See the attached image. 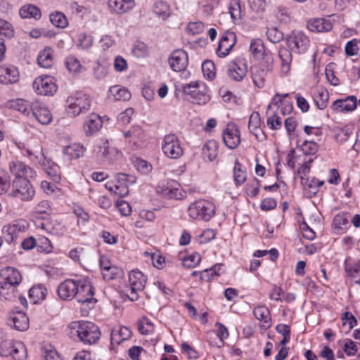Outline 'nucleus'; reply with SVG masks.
I'll return each mask as SVG.
<instances>
[{
	"label": "nucleus",
	"mask_w": 360,
	"mask_h": 360,
	"mask_svg": "<svg viewBox=\"0 0 360 360\" xmlns=\"http://www.w3.org/2000/svg\"><path fill=\"white\" fill-rule=\"evenodd\" d=\"M9 168L15 176L11 186V195L25 201L32 200L35 191L29 179H34L36 177V172L20 162H11Z\"/></svg>",
	"instance_id": "obj_1"
},
{
	"label": "nucleus",
	"mask_w": 360,
	"mask_h": 360,
	"mask_svg": "<svg viewBox=\"0 0 360 360\" xmlns=\"http://www.w3.org/2000/svg\"><path fill=\"white\" fill-rule=\"evenodd\" d=\"M288 49L281 48L278 56L281 61V72L287 74L290 70L292 52L303 53L307 51L310 45V39L307 34L298 30L291 32L286 37Z\"/></svg>",
	"instance_id": "obj_2"
},
{
	"label": "nucleus",
	"mask_w": 360,
	"mask_h": 360,
	"mask_svg": "<svg viewBox=\"0 0 360 360\" xmlns=\"http://www.w3.org/2000/svg\"><path fill=\"white\" fill-rule=\"evenodd\" d=\"M68 328L71 338H77L84 344L96 343L101 336L98 327L89 321H73L69 324Z\"/></svg>",
	"instance_id": "obj_3"
},
{
	"label": "nucleus",
	"mask_w": 360,
	"mask_h": 360,
	"mask_svg": "<svg viewBox=\"0 0 360 360\" xmlns=\"http://www.w3.org/2000/svg\"><path fill=\"white\" fill-rule=\"evenodd\" d=\"M66 111L71 117H77L90 110L91 98L82 92H76L68 97Z\"/></svg>",
	"instance_id": "obj_4"
},
{
	"label": "nucleus",
	"mask_w": 360,
	"mask_h": 360,
	"mask_svg": "<svg viewBox=\"0 0 360 360\" xmlns=\"http://www.w3.org/2000/svg\"><path fill=\"white\" fill-rule=\"evenodd\" d=\"M215 210V205L212 202L198 200L189 205L188 213L192 219L207 221L214 215Z\"/></svg>",
	"instance_id": "obj_5"
},
{
	"label": "nucleus",
	"mask_w": 360,
	"mask_h": 360,
	"mask_svg": "<svg viewBox=\"0 0 360 360\" xmlns=\"http://www.w3.org/2000/svg\"><path fill=\"white\" fill-rule=\"evenodd\" d=\"M0 355L11 356L13 360H26L27 354L22 342L6 340L0 343Z\"/></svg>",
	"instance_id": "obj_6"
},
{
	"label": "nucleus",
	"mask_w": 360,
	"mask_h": 360,
	"mask_svg": "<svg viewBox=\"0 0 360 360\" xmlns=\"http://www.w3.org/2000/svg\"><path fill=\"white\" fill-rule=\"evenodd\" d=\"M129 288L126 290V295L131 301L138 300L139 292L143 290L146 283V278L139 270L131 271L129 274Z\"/></svg>",
	"instance_id": "obj_7"
},
{
	"label": "nucleus",
	"mask_w": 360,
	"mask_h": 360,
	"mask_svg": "<svg viewBox=\"0 0 360 360\" xmlns=\"http://www.w3.org/2000/svg\"><path fill=\"white\" fill-rule=\"evenodd\" d=\"M163 153L171 159H178L184 154V149L178 137L173 134L165 136L162 142Z\"/></svg>",
	"instance_id": "obj_8"
},
{
	"label": "nucleus",
	"mask_w": 360,
	"mask_h": 360,
	"mask_svg": "<svg viewBox=\"0 0 360 360\" xmlns=\"http://www.w3.org/2000/svg\"><path fill=\"white\" fill-rule=\"evenodd\" d=\"M156 191L165 198L174 200H182L186 195L181 186L173 180L160 182L157 186Z\"/></svg>",
	"instance_id": "obj_9"
},
{
	"label": "nucleus",
	"mask_w": 360,
	"mask_h": 360,
	"mask_svg": "<svg viewBox=\"0 0 360 360\" xmlns=\"http://www.w3.org/2000/svg\"><path fill=\"white\" fill-rule=\"evenodd\" d=\"M32 86L34 91L41 96H53L58 90L55 78L46 75L35 78Z\"/></svg>",
	"instance_id": "obj_10"
},
{
	"label": "nucleus",
	"mask_w": 360,
	"mask_h": 360,
	"mask_svg": "<svg viewBox=\"0 0 360 360\" xmlns=\"http://www.w3.org/2000/svg\"><path fill=\"white\" fill-rule=\"evenodd\" d=\"M77 294L75 298L82 304H92L96 302L94 297V288L87 279H79L77 281Z\"/></svg>",
	"instance_id": "obj_11"
},
{
	"label": "nucleus",
	"mask_w": 360,
	"mask_h": 360,
	"mask_svg": "<svg viewBox=\"0 0 360 360\" xmlns=\"http://www.w3.org/2000/svg\"><path fill=\"white\" fill-rule=\"evenodd\" d=\"M184 94L191 96L193 101L198 104L205 103L209 100L207 95V87L203 83L191 82L183 87Z\"/></svg>",
	"instance_id": "obj_12"
},
{
	"label": "nucleus",
	"mask_w": 360,
	"mask_h": 360,
	"mask_svg": "<svg viewBox=\"0 0 360 360\" xmlns=\"http://www.w3.org/2000/svg\"><path fill=\"white\" fill-rule=\"evenodd\" d=\"M248 70L247 60L243 57H238L230 64L229 76L233 80L240 82L246 76Z\"/></svg>",
	"instance_id": "obj_13"
},
{
	"label": "nucleus",
	"mask_w": 360,
	"mask_h": 360,
	"mask_svg": "<svg viewBox=\"0 0 360 360\" xmlns=\"http://www.w3.org/2000/svg\"><path fill=\"white\" fill-rule=\"evenodd\" d=\"M20 80L18 68L11 64L0 65V84L4 85L16 84Z\"/></svg>",
	"instance_id": "obj_14"
},
{
	"label": "nucleus",
	"mask_w": 360,
	"mask_h": 360,
	"mask_svg": "<svg viewBox=\"0 0 360 360\" xmlns=\"http://www.w3.org/2000/svg\"><path fill=\"white\" fill-rule=\"evenodd\" d=\"M188 63L187 53L182 49L174 51L168 58V64L174 72L184 70Z\"/></svg>",
	"instance_id": "obj_15"
},
{
	"label": "nucleus",
	"mask_w": 360,
	"mask_h": 360,
	"mask_svg": "<svg viewBox=\"0 0 360 360\" xmlns=\"http://www.w3.org/2000/svg\"><path fill=\"white\" fill-rule=\"evenodd\" d=\"M223 141L230 149H234L238 146L240 143V135L238 127L234 124H227L223 131Z\"/></svg>",
	"instance_id": "obj_16"
},
{
	"label": "nucleus",
	"mask_w": 360,
	"mask_h": 360,
	"mask_svg": "<svg viewBox=\"0 0 360 360\" xmlns=\"http://www.w3.org/2000/svg\"><path fill=\"white\" fill-rule=\"evenodd\" d=\"M8 324L19 331H25L30 326L29 318L21 311H12L8 318Z\"/></svg>",
	"instance_id": "obj_17"
},
{
	"label": "nucleus",
	"mask_w": 360,
	"mask_h": 360,
	"mask_svg": "<svg viewBox=\"0 0 360 360\" xmlns=\"http://www.w3.org/2000/svg\"><path fill=\"white\" fill-rule=\"evenodd\" d=\"M236 42V35L233 32H227L221 37L218 48L217 49V54L221 58L226 57L232 49Z\"/></svg>",
	"instance_id": "obj_18"
},
{
	"label": "nucleus",
	"mask_w": 360,
	"mask_h": 360,
	"mask_svg": "<svg viewBox=\"0 0 360 360\" xmlns=\"http://www.w3.org/2000/svg\"><path fill=\"white\" fill-rule=\"evenodd\" d=\"M77 281L66 279L59 284L57 292L59 297L63 300H72L77 294Z\"/></svg>",
	"instance_id": "obj_19"
},
{
	"label": "nucleus",
	"mask_w": 360,
	"mask_h": 360,
	"mask_svg": "<svg viewBox=\"0 0 360 360\" xmlns=\"http://www.w3.org/2000/svg\"><path fill=\"white\" fill-rule=\"evenodd\" d=\"M28 227V223L26 220L20 219L13 221L12 223L4 226L2 229L4 234L8 236L9 240H13L19 233L25 232Z\"/></svg>",
	"instance_id": "obj_20"
},
{
	"label": "nucleus",
	"mask_w": 360,
	"mask_h": 360,
	"mask_svg": "<svg viewBox=\"0 0 360 360\" xmlns=\"http://www.w3.org/2000/svg\"><path fill=\"white\" fill-rule=\"evenodd\" d=\"M102 125L101 117L96 113H91L85 118L83 130L86 136H90L99 131Z\"/></svg>",
	"instance_id": "obj_21"
},
{
	"label": "nucleus",
	"mask_w": 360,
	"mask_h": 360,
	"mask_svg": "<svg viewBox=\"0 0 360 360\" xmlns=\"http://www.w3.org/2000/svg\"><path fill=\"white\" fill-rule=\"evenodd\" d=\"M32 113L38 122L42 124H49L53 119L52 114L48 108L37 101L32 102Z\"/></svg>",
	"instance_id": "obj_22"
},
{
	"label": "nucleus",
	"mask_w": 360,
	"mask_h": 360,
	"mask_svg": "<svg viewBox=\"0 0 360 360\" xmlns=\"http://www.w3.org/2000/svg\"><path fill=\"white\" fill-rule=\"evenodd\" d=\"M0 276L3 280L0 281L1 283L18 285L22 281V276L19 271L11 266L2 269L0 271Z\"/></svg>",
	"instance_id": "obj_23"
},
{
	"label": "nucleus",
	"mask_w": 360,
	"mask_h": 360,
	"mask_svg": "<svg viewBox=\"0 0 360 360\" xmlns=\"http://www.w3.org/2000/svg\"><path fill=\"white\" fill-rule=\"evenodd\" d=\"M356 98L349 96L345 99H339L333 102L331 108L337 112H349L354 110L356 107Z\"/></svg>",
	"instance_id": "obj_24"
},
{
	"label": "nucleus",
	"mask_w": 360,
	"mask_h": 360,
	"mask_svg": "<svg viewBox=\"0 0 360 360\" xmlns=\"http://www.w3.org/2000/svg\"><path fill=\"white\" fill-rule=\"evenodd\" d=\"M110 10L117 14H124L131 10L135 6L134 0H108Z\"/></svg>",
	"instance_id": "obj_25"
},
{
	"label": "nucleus",
	"mask_w": 360,
	"mask_h": 360,
	"mask_svg": "<svg viewBox=\"0 0 360 360\" xmlns=\"http://www.w3.org/2000/svg\"><path fill=\"white\" fill-rule=\"evenodd\" d=\"M35 225L37 229L40 231L41 233H49L57 236L63 233L60 224L51 221L39 220L35 222Z\"/></svg>",
	"instance_id": "obj_26"
},
{
	"label": "nucleus",
	"mask_w": 360,
	"mask_h": 360,
	"mask_svg": "<svg viewBox=\"0 0 360 360\" xmlns=\"http://www.w3.org/2000/svg\"><path fill=\"white\" fill-rule=\"evenodd\" d=\"M307 27L310 31L314 32H325L331 30L333 25L328 19L317 18L309 20Z\"/></svg>",
	"instance_id": "obj_27"
},
{
	"label": "nucleus",
	"mask_w": 360,
	"mask_h": 360,
	"mask_svg": "<svg viewBox=\"0 0 360 360\" xmlns=\"http://www.w3.org/2000/svg\"><path fill=\"white\" fill-rule=\"evenodd\" d=\"M261 119L257 112H252L249 119L248 129L252 133L256 139L260 141L265 139V134L260 129Z\"/></svg>",
	"instance_id": "obj_28"
},
{
	"label": "nucleus",
	"mask_w": 360,
	"mask_h": 360,
	"mask_svg": "<svg viewBox=\"0 0 360 360\" xmlns=\"http://www.w3.org/2000/svg\"><path fill=\"white\" fill-rule=\"evenodd\" d=\"M19 15L22 19L39 20L41 17L40 8L34 4H26L22 5L18 11Z\"/></svg>",
	"instance_id": "obj_29"
},
{
	"label": "nucleus",
	"mask_w": 360,
	"mask_h": 360,
	"mask_svg": "<svg viewBox=\"0 0 360 360\" xmlns=\"http://www.w3.org/2000/svg\"><path fill=\"white\" fill-rule=\"evenodd\" d=\"M250 72L255 85L258 88H263L269 72L264 70L263 65H255L251 68Z\"/></svg>",
	"instance_id": "obj_30"
},
{
	"label": "nucleus",
	"mask_w": 360,
	"mask_h": 360,
	"mask_svg": "<svg viewBox=\"0 0 360 360\" xmlns=\"http://www.w3.org/2000/svg\"><path fill=\"white\" fill-rule=\"evenodd\" d=\"M85 149L83 146L77 143H73L65 146L63 149V154L68 160L77 159L82 157Z\"/></svg>",
	"instance_id": "obj_31"
},
{
	"label": "nucleus",
	"mask_w": 360,
	"mask_h": 360,
	"mask_svg": "<svg viewBox=\"0 0 360 360\" xmlns=\"http://www.w3.org/2000/svg\"><path fill=\"white\" fill-rule=\"evenodd\" d=\"M254 315L262 323L260 326L267 329L271 326V316L269 309L264 306H259L254 309Z\"/></svg>",
	"instance_id": "obj_32"
},
{
	"label": "nucleus",
	"mask_w": 360,
	"mask_h": 360,
	"mask_svg": "<svg viewBox=\"0 0 360 360\" xmlns=\"http://www.w3.org/2000/svg\"><path fill=\"white\" fill-rule=\"evenodd\" d=\"M202 157L204 159L212 162L218 155V143L216 141H208L202 147Z\"/></svg>",
	"instance_id": "obj_33"
},
{
	"label": "nucleus",
	"mask_w": 360,
	"mask_h": 360,
	"mask_svg": "<svg viewBox=\"0 0 360 360\" xmlns=\"http://www.w3.org/2000/svg\"><path fill=\"white\" fill-rule=\"evenodd\" d=\"M123 135L129 143L134 145H139L144 138L143 129L138 126L132 127L128 131H124Z\"/></svg>",
	"instance_id": "obj_34"
},
{
	"label": "nucleus",
	"mask_w": 360,
	"mask_h": 360,
	"mask_svg": "<svg viewBox=\"0 0 360 360\" xmlns=\"http://www.w3.org/2000/svg\"><path fill=\"white\" fill-rule=\"evenodd\" d=\"M14 285L0 282V300L14 301L17 297V290Z\"/></svg>",
	"instance_id": "obj_35"
},
{
	"label": "nucleus",
	"mask_w": 360,
	"mask_h": 360,
	"mask_svg": "<svg viewBox=\"0 0 360 360\" xmlns=\"http://www.w3.org/2000/svg\"><path fill=\"white\" fill-rule=\"evenodd\" d=\"M99 153L102 157L105 158L106 160L110 162L117 160L120 156L119 150L114 147H110L108 141L103 143V146L100 148Z\"/></svg>",
	"instance_id": "obj_36"
},
{
	"label": "nucleus",
	"mask_w": 360,
	"mask_h": 360,
	"mask_svg": "<svg viewBox=\"0 0 360 360\" xmlns=\"http://www.w3.org/2000/svg\"><path fill=\"white\" fill-rule=\"evenodd\" d=\"M131 337V331L127 327L113 328L111 332V342L119 345Z\"/></svg>",
	"instance_id": "obj_37"
},
{
	"label": "nucleus",
	"mask_w": 360,
	"mask_h": 360,
	"mask_svg": "<svg viewBox=\"0 0 360 360\" xmlns=\"http://www.w3.org/2000/svg\"><path fill=\"white\" fill-rule=\"evenodd\" d=\"M37 61L41 68H51L53 64V50L49 47H46L40 51Z\"/></svg>",
	"instance_id": "obj_38"
},
{
	"label": "nucleus",
	"mask_w": 360,
	"mask_h": 360,
	"mask_svg": "<svg viewBox=\"0 0 360 360\" xmlns=\"http://www.w3.org/2000/svg\"><path fill=\"white\" fill-rule=\"evenodd\" d=\"M47 295V289L42 285L32 287L29 291L30 298L34 303L44 300Z\"/></svg>",
	"instance_id": "obj_39"
},
{
	"label": "nucleus",
	"mask_w": 360,
	"mask_h": 360,
	"mask_svg": "<svg viewBox=\"0 0 360 360\" xmlns=\"http://www.w3.org/2000/svg\"><path fill=\"white\" fill-rule=\"evenodd\" d=\"M11 106L25 115H29L32 112V102L22 98L13 101Z\"/></svg>",
	"instance_id": "obj_40"
},
{
	"label": "nucleus",
	"mask_w": 360,
	"mask_h": 360,
	"mask_svg": "<svg viewBox=\"0 0 360 360\" xmlns=\"http://www.w3.org/2000/svg\"><path fill=\"white\" fill-rule=\"evenodd\" d=\"M328 98L329 94L323 88L319 89L314 96V100L320 110H323L326 108Z\"/></svg>",
	"instance_id": "obj_41"
},
{
	"label": "nucleus",
	"mask_w": 360,
	"mask_h": 360,
	"mask_svg": "<svg viewBox=\"0 0 360 360\" xmlns=\"http://www.w3.org/2000/svg\"><path fill=\"white\" fill-rule=\"evenodd\" d=\"M153 10V13L162 20H165L171 14L169 6L164 1L155 3Z\"/></svg>",
	"instance_id": "obj_42"
},
{
	"label": "nucleus",
	"mask_w": 360,
	"mask_h": 360,
	"mask_svg": "<svg viewBox=\"0 0 360 360\" xmlns=\"http://www.w3.org/2000/svg\"><path fill=\"white\" fill-rule=\"evenodd\" d=\"M233 179L237 186L244 184L247 179L246 171L238 161H236L233 168Z\"/></svg>",
	"instance_id": "obj_43"
},
{
	"label": "nucleus",
	"mask_w": 360,
	"mask_h": 360,
	"mask_svg": "<svg viewBox=\"0 0 360 360\" xmlns=\"http://www.w3.org/2000/svg\"><path fill=\"white\" fill-rule=\"evenodd\" d=\"M250 50L257 58H260L268 51L265 49L263 41L259 39H253L251 41Z\"/></svg>",
	"instance_id": "obj_44"
},
{
	"label": "nucleus",
	"mask_w": 360,
	"mask_h": 360,
	"mask_svg": "<svg viewBox=\"0 0 360 360\" xmlns=\"http://www.w3.org/2000/svg\"><path fill=\"white\" fill-rule=\"evenodd\" d=\"M110 93L113 96L115 100L127 101L131 98L130 92L126 88L120 86L110 87Z\"/></svg>",
	"instance_id": "obj_45"
},
{
	"label": "nucleus",
	"mask_w": 360,
	"mask_h": 360,
	"mask_svg": "<svg viewBox=\"0 0 360 360\" xmlns=\"http://www.w3.org/2000/svg\"><path fill=\"white\" fill-rule=\"evenodd\" d=\"M105 187L107 189L110 191L111 193L120 196V197H124L126 196L129 193V188L127 184L122 183L121 184H107L105 185Z\"/></svg>",
	"instance_id": "obj_46"
},
{
	"label": "nucleus",
	"mask_w": 360,
	"mask_h": 360,
	"mask_svg": "<svg viewBox=\"0 0 360 360\" xmlns=\"http://www.w3.org/2000/svg\"><path fill=\"white\" fill-rule=\"evenodd\" d=\"M65 66L72 75H77L82 70L80 62L73 56H69L66 58Z\"/></svg>",
	"instance_id": "obj_47"
},
{
	"label": "nucleus",
	"mask_w": 360,
	"mask_h": 360,
	"mask_svg": "<svg viewBox=\"0 0 360 360\" xmlns=\"http://www.w3.org/2000/svg\"><path fill=\"white\" fill-rule=\"evenodd\" d=\"M229 13L233 22L241 18V7L239 0H231L230 1Z\"/></svg>",
	"instance_id": "obj_48"
},
{
	"label": "nucleus",
	"mask_w": 360,
	"mask_h": 360,
	"mask_svg": "<svg viewBox=\"0 0 360 360\" xmlns=\"http://www.w3.org/2000/svg\"><path fill=\"white\" fill-rule=\"evenodd\" d=\"M50 20L53 25L60 28H65L68 25L65 15L60 12L52 13L50 15Z\"/></svg>",
	"instance_id": "obj_49"
},
{
	"label": "nucleus",
	"mask_w": 360,
	"mask_h": 360,
	"mask_svg": "<svg viewBox=\"0 0 360 360\" xmlns=\"http://www.w3.org/2000/svg\"><path fill=\"white\" fill-rule=\"evenodd\" d=\"M103 278L105 281H110L120 278L122 275V270L117 266H112L102 273Z\"/></svg>",
	"instance_id": "obj_50"
},
{
	"label": "nucleus",
	"mask_w": 360,
	"mask_h": 360,
	"mask_svg": "<svg viewBox=\"0 0 360 360\" xmlns=\"http://www.w3.org/2000/svg\"><path fill=\"white\" fill-rule=\"evenodd\" d=\"M266 34L268 39L274 44L281 41L283 39V33L276 27H268Z\"/></svg>",
	"instance_id": "obj_51"
},
{
	"label": "nucleus",
	"mask_w": 360,
	"mask_h": 360,
	"mask_svg": "<svg viewBox=\"0 0 360 360\" xmlns=\"http://www.w3.org/2000/svg\"><path fill=\"white\" fill-rule=\"evenodd\" d=\"M69 257L72 260L80 262L82 260L84 261L88 258V252L84 248H77L70 251Z\"/></svg>",
	"instance_id": "obj_52"
},
{
	"label": "nucleus",
	"mask_w": 360,
	"mask_h": 360,
	"mask_svg": "<svg viewBox=\"0 0 360 360\" xmlns=\"http://www.w3.org/2000/svg\"><path fill=\"white\" fill-rule=\"evenodd\" d=\"M202 71L204 77L209 79H212L215 77V66L211 60H205L202 63Z\"/></svg>",
	"instance_id": "obj_53"
},
{
	"label": "nucleus",
	"mask_w": 360,
	"mask_h": 360,
	"mask_svg": "<svg viewBox=\"0 0 360 360\" xmlns=\"http://www.w3.org/2000/svg\"><path fill=\"white\" fill-rule=\"evenodd\" d=\"M311 162H312V160L310 159L307 162H304L297 169V175L301 179L302 184H307L309 181L307 175L309 173Z\"/></svg>",
	"instance_id": "obj_54"
},
{
	"label": "nucleus",
	"mask_w": 360,
	"mask_h": 360,
	"mask_svg": "<svg viewBox=\"0 0 360 360\" xmlns=\"http://www.w3.org/2000/svg\"><path fill=\"white\" fill-rule=\"evenodd\" d=\"M133 54L138 58H143L148 55V47L141 41H137L132 49Z\"/></svg>",
	"instance_id": "obj_55"
},
{
	"label": "nucleus",
	"mask_w": 360,
	"mask_h": 360,
	"mask_svg": "<svg viewBox=\"0 0 360 360\" xmlns=\"http://www.w3.org/2000/svg\"><path fill=\"white\" fill-rule=\"evenodd\" d=\"M34 212L37 215L44 214L49 216L52 212L51 204L47 200H42L35 207Z\"/></svg>",
	"instance_id": "obj_56"
},
{
	"label": "nucleus",
	"mask_w": 360,
	"mask_h": 360,
	"mask_svg": "<svg viewBox=\"0 0 360 360\" xmlns=\"http://www.w3.org/2000/svg\"><path fill=\"white\" fill-rule=\"evenodd\" d=\"M14 34L13 26L8 22L0 19V35L6 38H11L14 36Z\"/></svg>",
	"instance_id": "obj_57"
},
{
	"label": "nucleus",
	"mask_w": 360,
	"mask_h": 360,
	"mask_svg": "<svg viewBox=\"0 0 360 360\" xmlns=\"http://www.w3.org/2000/svg\"><path fill=\"white\" fill-rule=\"evenodd\" d=\"M201 257L198 253H193L183 259V265L187 268H194L200 262Z\"/></svg>",
	"instance_id": "obj_58"
},
{
	"label": "nucleus",
	"mask_w": 360,
	"mask_h": 360,
	"mask_svg": "<svg viewBox=\"0 0 360 360\" xmlns=\"http://www.w3.org/2000/svg\"><path fill=\"white\" fill-rule=\"evenodd\" d=\"M260 58L262 59V62L258 65H263V68H264L265 70L271 72L273 70L274 63L272 53L270 51H267Z\"/></svg>",
	"instance_id": "obj_59"
},
{
	"label": "nucleus",
	"mask_w": 360,
	"mask_h": 360,
	"mask_svg": "<svg viewBox=\"0 0 360 360\" xmlns=\"http://www.w3.org/2000/svg\"><path fill=\"white\" fill-rule=\"evenodd\" d=\"M205 26L200 21L191 22L186 27V31L192 35L199 34L204 30Z\"/></svg>",
	"instance_id": "obj_60"
},
{
	"label": "nucleus",
	"mask_w": 360,
	"mask_h": 360,
	"mask_svg": "<svg viewBox=\"0 0 360 360\" xmlns=\"http://www.w3.org/2000/svg\"><path fill=\"white\" fill-rule=\"evenodd\" d=\"M138 328L141 333L146 335L153 332L154 326L149 319L143 318L140 321Z\"/></svg>",
	"instance_id": "obj_61"
},
{
	"label": "nucleus",
	"mask_w": 360,
	"mask_h": 360,
	"mask_svg": "<svg viewBox=\"0 0 360 360\" xmlns=\"http://www.w3.org/2000/svg\"><path fill=\"white\" fill-rule=\"evenodd\" d=\"M107 75L108 67L104 64L97 62L96 66L94 68V75L95 78L101 80L104 79Z\"/></svg>",
	"instance_id": "obj_62"
},
{
	"label": "nucleus",
	"mask_w": 360,
	"mask_h": 360,
	"mask_svg": "<svg viewBox=\"0 0 360 360\" xmlns=\"http://www.w3.org/2000/svg\"><path fill=\"white\" fill-rule=\"evenodd\" d=\"M267 125L273 130H276L281 127L282 120L278 115V113L274 112L268 117Z\"/></svg>",
	"instance_id": "obj_63"
},
{
	"label": "nucleus",
	"mask_w": 360,
	"mask_h": 360,
	"mask_svg": "<svg viewBox=\"0 0 360 360\" xmlns=\"http://www.w3.org/2000/svg\"><path fill=\"white\" fill-rule=\"evenodd\" d=\"M301 150L306 155L315 154L318 150V145L311 141H305L301 146Z\"/></svg>",
	"instance_id": "obj_64"
}]
</instances>
